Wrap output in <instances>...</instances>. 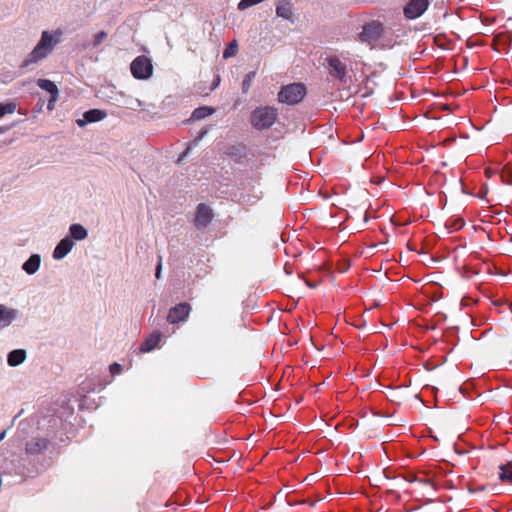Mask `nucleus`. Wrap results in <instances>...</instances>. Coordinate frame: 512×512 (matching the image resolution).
<instances>
[{
  "mask_svg": "<svg viewBox=\"0 0 512 512\" xmlns=\"http://www.w3.org/2000/svg\"><path fill=\"white\" fill-rule=\"evenodd\" d=\"M132 76L138 80H147L153 75L152 60L145 56H137L130 64Z\"/></svg>",
  "mask_w": 512,
  "mask_h": 512,
  "instance_id": "7ed1b4c3",
  "label": "nucleus"
},
{
  "mask_svg": "<svg viewBox=\"0 0 512 512\" xmlns=\"http://www.w3.org/2000/svg\"><path fill=\"white\" fill-rule=\"evenodd\" d=\"M214 113V109L210 107H200L193 111L192 118L195 120L204 119Z\"/></svg>",
  "mask_w": 512,
  "mask_h": 512,
  "instance_id": "aec40b11",
  "label": "nucleus"
},
{
  "mask_svg": "<svg viewBox=\"0 0 512 512\" xmlns=\"http://www.w3.org/2000/svg\"><path fill=\"white\" fill-rule=\"evenodd\" d=\"M161 338H162L161 333H159V332L152 333L141 344V347H140L141 352H150L153 349H155L159 345Z\"/></svg>",
  "mask_w": 512,
  "mask_h": 512,
  "instance_id": "f3484780",
  "label": "nucleus"
},
{
  "mask_svg": "<svg viewBox=\"0 0 512 512\" xmlns=\"http://www.w3.org/2000/svg\"><path fill=\"white\" fill-rule=\"evenodd\" d=\"M121 371H122V366L120 364L113 363L112 365H110L111 374L118 375L121 373Z\"/></svg>",
  "mask_w": 512,
  "mask_h": 512,
  "instance_id": "c85d7f7f",
  "label": "nucleus"
},
{
  "mask_svg": "<svg viewBox=\"0 0 512 512\" xmlns=\"http://www.w3.org/2000/svg\"><path fill=\"white\" fill-rule=\"evenodd\" d=\"M17 104L13 101L0 103V118L5 116L6 114H12L16 111Z\"/></svg>",
  "mask_w": 512,
  "mask_h": 512,
  "instance_id": "4be33fe9",
  "label": "nucleus"
},
{
  "mask_svg": "<svg viewBox=\"0 0 512 512\" xmlns=\"http://www.w3.org/2000/svg\"><path fill=\"white\" fill-rule=\"evenodd\" d=\"M276 117V109L272 107H261L252 112L251 123L256 129H266L275 123Z\"/></svg>",
  "mask_w": 512,
  "mask_h": 512,
  "instance_id": "f03ea898",
  "label": "nucleus"
},
{
  "mask_svg": "<svg viewBox=\"0 0 512 512\" xmlns=\"http://www.w3.org/2000/svg\"><path fill=\"white\" fill-rule=\"evenodd\" d=\"M41 256L32 254L22 265V269L28 275H34L40 268Z\"/></svg>",
  "mask_w": 512,
  "mask_h": 512,
  "instance_id": "4468645a",
  "label": "nucleus"
},
{
  "mask_svg": "<svg viewBox=\"0 0 512 512\" xmlns=\"http://www.w3.org/2000/svg\"><path fill=\"white\" fill-rule=\"evenodd\" d=\"M87 236H88V231L83 225L78 224V223L70 225L69 235L67 237H69L73 241H82V240L86 239Z\"/></svg>",
  "mask_w": 512,
  "mask_h": 512,
  "instance_id": "2eb2a0df",
  "label": "nucleus"
},
{
  "mask_svg": "<svg viewBox=\"0 0 512 512\" xmlns=\"http://www.w3.org/2000/svg\"><path fill=\"white\" fill-rule=\"evenodd\" d=\"M238 52V44L236 40H233L229 43V45L225 48L223 52V58L228 59L234 57Z\"/></svg>",
  "mask_w": 512,
  "mask_h": 512,
  "instance_id": "b1692460",
  "label": "nucleus"
},
{
  "mask_svg": "<svg viewBox=\"0 0 512 512\" xmlns=\"http://www.w3.org/2000/svg\"><path fill=\"white\" fill-rule=\"evenodd\" d=\"M27 357L26 351L24 349H15L12 350L7 356V363L11 367H16L22 364Z\"/></svg>",
  "mask_w": 512,
  "mask_h": 512,
  "instance_id": "dca6fc26",
  "label": "nucleus"
},
{
  "mask_svg": "<svg viewBox=\"0 0 512 512\" xmlns=\"http://www.w3.org/2000/svg\"><path fill=\"white\" fill-rule=\"evenodd\" d=\"M499 478L501 481H512V462L500 466Z\"/></svg>",
  "mask_w": 512,
  "mask_h": 512,
  "instance_id": "412c9836",
  "label": "nucleus"
},
{
  "mask_svg": "<svg viewBox=\"0 0 512 512\" xmlns=\"http://www.w3.org/2000/svg\"><path fill=\"white\" fill-rule=\"evenodd\" d=\"M58 96H59V94H53V95H51V97H50V99H49V101H48V104H47V109H48V110H50V111H51V110H53V109H54V107H55V103H56V102H57V100H58Z\"/></svg>",
  "mask_w": 512,
  "mask_h": 512,
  "instance_id": "cd10ccee",
  "label": "nucleus"
},
{
  "mask_svg": "<svg viewBox=\"0 0 512 512\" xmlns=\"http://www.w3.org/2000/svg\"><path fill=\"white\" fill-rule=\"evenodd\" d=\"M384 28L380 22L372 21L363 27L360 39L363 42L372 43L377 41L383 34Z\"/></svg>",
  "mask_w": 512,
  "mask_h": 512,
  "instance_id": "423d86ee",
  "label": "nucleus"
},
{
  "mask_svg": "<svg viewBox=\"0 0 512 512\" xmlns=\"http://www.w3.org/2000/svg\"><path fill=\"white\" fill-rule=\"evenodd\" d=\"M47 447V441L45 439H35L31 442L27 443L26 445V451L27 453H38L41 450L45 449Z\"/></svg>",
  "mask_w": 512,
  "mask_h": 512,
  "instance_id": "a211bd4d",
  "label": "nucleus"
},
{
  "mask_svg": "<svg viewBox=\"0 0 512 512\" xmlns=\"http://www.w3.org/2000/svg\"><path fill=\"white\" fill-rule=\"evenodd\" d=\"M74 245H75L74 241L66 236L54 248V251L52 254L53 258L55 260H61V259L65 258L71 252Z\"/></svg>",
  "mask_w": 512,
  "mask_h": 512,
  "instance_id": "f8f14e48",
  "label": "nucleus"
},
{
  "mask_svg": "<svg viewBox=\"0 0 512 512\" xmlns=\"http://www.w3.org/2000/svg\"><path fill=\"white\" fill-rule=\"evenodd\" d=\"M306 94V88L303 84L293 83L283 87L278 93V99L282 103L296 104L300 102Z\"/></svg>",
  "mask_w": 512,
  "mask_h": 512,
  "instance_id": "20e7f679",
  "label": "nucleus"
},
{
  "mask_svg": "<svg viewBox=\"0 0 512 512\" xmlns=\"http://www.w3.org/2000/svg\"><path fill=\"white\" fill-rule=\"evenodd\" d=\"M5 437H6V431L4 430L0 433V441H2Z\"/></svg>",
  "mask_w": 512,
  "mask_h": 512,
  "instance_id": "7c9ffc66",
  "label": "nucleus"
},
{
  "mask_svg": "<svg viewBox=\"0 0 512 512\" xmlns=\"http://www.w3.org/2000/svg\"><path fill=\"white\" fill-rule=\"evenodd\" d=\"M254 76H255V72H251V73L246 75V77L244 78V80L242 82L243 92H246L249 89V87L251 85V81H252Z\"/></svg>",
  "mask_w": 512,
  "mask_h": 512,
  "instance_id": "bb28decb",
  "label": "nucleus"
},
{
  "mask_svg": "<svg viewBox=\"0 0 512 512\" xmlns=\"http://www.w3.org/2000/svg\"><path fill=\"white\" fill-rule=\"evenodd\" d=\"M207 132H208V130H207V129H202V130L200 131L198 138H197V139H195V140L193 141V143H191V144L187 147V149L185 150V152L183 153V155L178 159V162L182 161V160H183V158H184V157H186V156L188 155L189 150H190V148H191V145L196 146V145L198 144V141H199V140H201V139H202V138L207 134Z\"/></svg>",
  "mask_w": 512,
  "mask_h": 512,
  "instance_id": "393cba45",
  "label": "nucleus"
},
{
  "mask_svg": "<svg viewBox=\"0 0 512 512\" xmlns=\"http://www.w3.org/2000/svg\"><path fill=\"white\" fill-rule=\"evenodd\" d=\"M107 113L101 109H91L83 114V118L77 119L76 123L79 127H84L88 123H94L106 118Z\"/></svg>",
  "mask_w": 512,
  "mask_h": 512,
  "instance_id": "9b49d317",
  "label": "nucleus"
},
{
  "mask_svg": "<svg viewBox=\"0 0 512 512\" xmlns=\"http://www.w3.org/2000/svg\"><path fill=\"white\" fill-rule=\"evenodd\" d=\"M190 311L191 306L188 303H180L170 309L167 316V321L171 324L185 321L189 316Z\"/></svg>",
  "mask_w": 512,
  "mask_h": 512,
  "instance_id": "6e6552de",
  "label": "nucleus"
},
{
  "mask_svg": "<svg viewBox=\"0 0 512 512\" xmlns=\"http://www.w3.org/2000/svg\"><path fill=\"white\" fill-rule=\"evenodd\" d=\"M504 181H505L506 183H508V184H512V178H511V179H509V180H504Z\"/></svg>",
  "mask_w": 512,
  "mask_h": 512,
  "instance_id": "2f4dec72",
  "label": "nucleus"
},
{
  "mask_svg": "<svg viewBox=\"0 0 512 512\" xmlns=\"http://www.w3.org/2000/svg\"><path fill=\"white\" fill-rule=\"evenodd\" d=\"M328 63V71L329 74L339 80L341 83L345 84L347 82V66L344 62H342L338 57L331 56L327 58Z\"/></svg>",
  "mask_w": 512,
  "mask_h": 512,
  "instance_id": "39448f33",
  "label": "nucleus"
},
{
  "mask_svg": "<svg viewBox=\"0 0 512 512\" xmlns=\"http://www.w3.org/2000/svg\"><path fill=\"white\" fill-rule=\"evenodd\" d=\"M213 218V212L206 204H199L196 209L194 223L197 228L206 227Z\"/></svg>",
  "mask_w": 512,
  "mask_h": 512,
  "instance_id": "1a4fd4ad",
  "label": "nucleus"
},
{
  "mask_svg": "<svg viewBox=\"0 0 512 512\" xmlns=\"http://www.w3.org/2000/svg\"><path fill=\"white\" fill-rule=\"evenodd\" d=\"M61 36L62 31L60 30L43 31L36 46L23 60L21 68H29L46 59L60 42Z\"/></svg>",
  "mask_w": 512,
  "mask_h": 512,
  "instance_id": "f257e3e1",
  "label": "nucleus"
},
{
  "mask_svg": "<svg viewBox=\"0 0 512 512\" xmlns=\"http://www.w3.org/2000/svg\"><path fill=\"white\" fill-rule=\"evenodd\" d=\"M107 37H108L107 32L99 31L95 35H93L90 45L92 46V48H97L107 39Z\"/></svg>",
  "mask_w": 512,
  "mask_h": 512,
  "instance_id": "5701e85b",
  "label": "nucleus"
},
{
  "mask_svg": "<svg viewBox=\"0 0 512 512\" xmlns=\"http://www.w3.org/2000/svg\"><path fill=\"white\" fill-rule=\"evenodd\" d=\"M38 87L47 91L50 95L59 94V90L54 82L48 79H39L37 81Z\"/></svg>",
  "mask_w": 512,
  "mask_h": 512,
  "instance_id": "6ab92c4d",
  "label": "nucleus"
},
{
  "mask_svg": "<svg viewBox=\"0 0 512 512\" xmlns=\"http://www.w3.org/2000/svg\"><path fill=\"white\" fill-rule=\"evenodd\" d=\"M162 264L161 261L158 263L155 271V277L159 279L161 277Z\"/></svg>",
  "mask_w": 512,
  "mask_h": 512,
  "instance_id": "c756f323",
  "label": "nucleus"
},
{
  "mask_svg": "<svg viewBox=\"0 0 512 512\" xmlns=\"http://www.w3.org/2000/svg\"><path fill=\"white\" fill-rule=\"evenodd\" d=\"M126 106L132 110H136L137 108L143 105V102L139 99H133L131 97H127V101L125 102Z\"/></svg>",
  "mask_w": 512,
  "mask_h": 512,
  "instance_id": "a878e982",
  "label": "nucleus"
},
{
  "mask_svg": "<svg viewBox=\"0 0 512 512\" xmlns=\"http://www.w3.org/2000/svg\"><path fill=\"white\" fill-rule=\"evenodd\" d=\"M275 12L278 17L294 22V8L289 0L279 1L276 5Z\"/></svg>",
  "mask_w": 512,
  "mask_h": 512,
  "instance_id": "ddd939ff",
  "label": "nucleus"
},
{
  "mask_svg": "<svg viewBox=\"0 0 512 512\" xmlns=\"http://www.w3.org/2000/svg\"><path fill=\"white\" fill-rule=\"evenodd\" d=\"M429 0H409L404 8V15L407 19L420 17L428 8Z\"/></svg>",
  "mask_w": 512,
  "mask_h": 512,
  "instance_id": "0eeeda50",
  "label": "nucleus"
},
{
  "mask_svg": "<svg viewBox=\"0 0 512 512\" xmlns=\"http://www.w3.org/2000/svg\"><path fill=\"white\" fill-rule=\"evenodd\" d=\"M19 317V311L0 304V331L10 326Z\"/></svg>",
  "mask_w": 512,
  "mask_h": 512,
  "instance_id": "9d476101",
  "label": "nucleus"
}]
</instances>
